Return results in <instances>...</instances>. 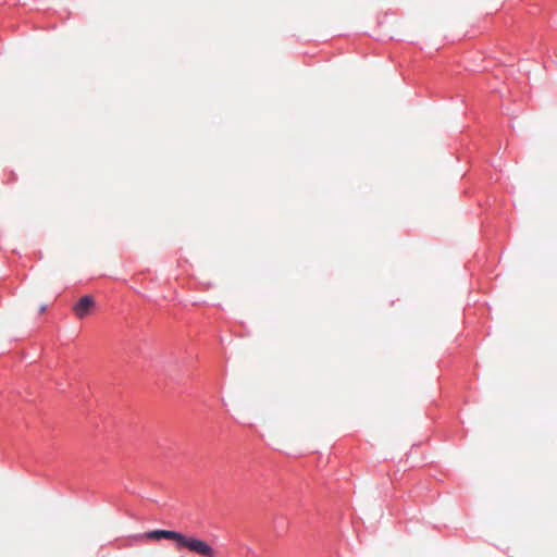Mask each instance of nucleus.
Instances as JSON below:
<instances>
[{"mask_svg": "<svg viewBox=\"0 0 557 557\" xmlns=\"http://www.w3.org/2000/svg\"><path fill=\"white\" fill-rule=\"evenodd\" d=\"M143 537L154 541L170 540L175 543L177 550L187 549L201 557H214V549L207 542L197 537L186 536L176 531L153 530L146 532Z\"/></svg>", "mask_w": 557, "mask_h": 557, "instance_id": "f257e3e1", "label": "nucleus"}, {"mask_svg": "<svg viewBox=\"0 0 557 557\" xmlns=\"http://www.w3.org/2000/svg\"><path fill=\"white\" fill-rule=\"evenodd\" d=\"M95 307V300L91 296L82 297L73 307V311L78 319L87 317Z\"/></svg>", "mask_w": 557, "mask_h": 557, "instance_id": "f03ea898", "label": "nucleus"}, {"mask_svg": "<svg viewBox=\"0 0 557 557\" xmlns=\"http://www.w3.org/2000/svg\"><path fill=\"white\" fill-rule=\"evenodd\" d=\"M45 306L40 307V311L44 312L45 311Z\"/></svg>", "mask_w": 557, "mask_h": 557, "instance_id": "7ed1b4c3", "label": "nucleus"}]
</instances>
